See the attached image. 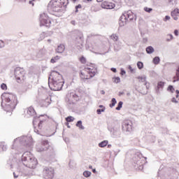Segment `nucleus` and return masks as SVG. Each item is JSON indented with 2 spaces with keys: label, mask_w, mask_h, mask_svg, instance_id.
Here are the masks:
<instances>
[{
  "label": "nucleus",
  "mask_w": 179,
  "mask_h": 179,
  "mask_svg": "<svg viewBox=\"0 0 179 179\" xmlns=\"http://www.w3.org/2000/svg\"><path fill=\"white\" fill-rule=\"evenodd\" d=\"M50 79L52 80V82H49V87L51 90L58 92L62 89V86L65 83L62 75L57 71H52L50 73Z\"/></svg>",
  "instance_id": "obj_1"
},
{
  "label": "nucleus",
  "mask_w": 179,
  "mask_h": 179,
  "mask_svg": "<svg viewBox=\"0 0 179 179\" xmlns=\"http://www.w3.org/2000/svg\"><path fill=\"white\" fill-rule=\"evenodd\" d=\"M3 97H4V101L6 102L4 105L1 104L4 111L12 113L17 106V98L10 93L3 94Z\"/></svg>",
  "instance_id": "obj_2"
},
{
  "label": "nucleus",
  "mask_w": 179,
  "mask_h": 179,
  "mask_svg": "<svg viewBox=\"0 0 179 179\" xmlns=\"http://www.w3.org/2000/svg\"><path fill=\"white\" fill-rule=\"evenodd\" d=\"M96 73H97L96 64H91L80 70L79 76L81 80H89V79H92V78H94Z\"/></svg>",
  "instance_id": "obj_3"
},
{
  "label": "nucleus",
  "mask_w": 179,
  "mask_h": 179,
  "mask_svg": "<svg viewBox=\"0 0 179 179\" xmlns=\"http://www.w3.org/2000/svg\"><path fill=\"white\" fill-rule=\"evenodd\" d=\"M22 160L24 162V166L29 169H36L37 166V159L30 152H24L22 155Z\"/></svg>",
  "instance_id": "obj_4"
},
{
  "label": "nucleus",
  "mask_w": 179,
  "mask_h": 179,
  "mask_svg": "<svg viewBox=\"0 0 179 179\" xmlns=\"http://www.w3.org/2000/svg\"><path fill=\"white\" fill-rule=\"evenodd\" d=\"M50 8L55 15L62 12V8H65L68 5V0H52L50 1Z\"/></svg>",
  "instance_id": "obj_5"
},
{
  "label": "nucleus",
  "mask_w": 179,
  "mask_h": 179,
  "mask_svg": "<svg viewBox=\"0 0 179 179\" xmlns=\"http://www.w3.org/2000/svg\"><path fill=\"white\" fill-rule=\"evenodd\" d=\"M135 19V14L132 13V11L129 10L124 12L120 17L119 24L120 26H125L128 22H131V20H134Z\"/></svg>",
  "instance_id": "obj_6"
},
{
  "label": "nucleus",
  "mask_w": 179,
  "mask_h": 179,
  "mask_svg": "<svg viewBox=\"0 0 179 179\" xmlns=\"http://www.w3.org/2000/svg\"><path fill=\"white\" fill-rule=\"evenodd\" d=\"M15 76L17 83H23L26 80V71L21 67H17L15 69Z\"/></svg>",
  "instance_id": "obj_7"
},
{
  "label": "nucleus",
  "mask_w": 179,
  "mask_h": 179,
  "mask_svg": "<svg viewBox=\"0 0 179 179\" xmlns=\"http://www.w3.org/2000/svg\"><path fill=\"white\" fill-rule=\"evenodd\" d=\"M40 26H45V27H50L51 26V20L50 17L45 13L40 15L39 17Z\"/></svg>",
  "instance_id": "obj_8"
},
{
  "label": "nucleus",
  "mask_w": 179,
  "mask_h": 179,
  "mask_svg": "<svg viewBox=\"0 0 179 179\" xmlns=\"http://www.w3.org/2000/svg\"><path fill=\"white\" fill-rule=\"evenodd\" d=\"M48 129V121L41 120L38 125V128L34 127V132L36 134H41L43 131H47Z\"/></svg>",
  "instance_id": "obj_9"
},
{
  "label": "nucleus",
  "mask_w": 179,
  "mask_h": 179,
  "mask_svg": "<svg viewBox=\"0 0 179 179\" xmlns=\"http://www.w3.org/2000/svg\"><path fill=\"white\" fill-rule=\"evenodd\" d=\"M50 149V143L47 140H43L36 147V152H45Z\"/></svg>",
  "instance_id": "obj_10"
},
{
  "label": "nucleus",
  "mask_w": 179,
  "mask_h": 179,
  "mask_svg": "<svg viewBox=\"0 0 179 179\" xmlns=\"http://www.w3.org/2000/svg\"><path fill=\"white\" fill-rule=\"evenodd\" d=\"M122 131L131 132L132 131V122L130 120H124L122 125Z\"/></svg>",
  "instance_id": "obj_11"
},
{
  "label": "nucleus",
  "mask_w": 179,
  "mask_h": 179,
  "mask_svg": "<svg viewBox=\"0 0 179 179\" xmlns=\"http://www.w3.org/2000/svg\"><path fill=\"white\" fill-rule=\"evenodd\" d=\"M43 174L47 178H52V177H54V169L45 167L43 169Z\"/></svg>",
  "instance_id": "obj_12"
},
{
  "label": "nucleus",
  "mask_w": 179,
  "mask_h": 179,
  "mask_svg": "<svg viewBox=\"0 0 179 179\" xmlns=\"http://www.w3.org/2000/svg\"><path fill=\"white\" fill-rule=\"evenodd\" d=\"M101 7L103 8V9H114L115 4L108 1H103L101 3Z\"/></svg>",
  "instance_id": "obj_13"
},
{
  "label": "nucleus",
  "mask_w": 179,
  "mask_h": 179,
  "mask_svg": "<svg viewBox=\"0 0 179 179\" xmlns=\"http://www.w3.org/2000/svg\"><path fill=\"white\" fill-rule=\"evenodd\" d=\"M51 97L50 96H46L45 99H42L41 101V107H48L50 104H51Z\"/></svg>",
  "instance_id": "obj_14"
},
{
  "label": "nucleus",
  "mask_w": 179,
  "mask_h": 179,
  "mask_svg": "<svg viewBox=\"0 0 179 179\" xmlns=\"http://www.w3.org/2000/svg\"><path fill=\"white\" fill-rule=\"evenodd\" d=\"M69 101L75 104L76 101H79V96L73 92L70 93Z\"/></svg>",
  "instance_id": "obj_15"
},
{
  "label": "nucleus",
  "mask_w": 179,
  "mask_h": 179,
  "mask_svg": "<svg viewBox=\"0 0 179 179\" xmlns=\"http://www.w3.org/2000/svg\"><path fill=\"white\" fill-rule=\"evenodd\" d=\"M171 16L173 17V20H178L179 9L175 8L173 11H171Z\"/></svg>",
  "instance_id": "obj_16"
},
{
  "label": "nucleus",
  "mask_w": 179,
  "mask_h": 179,
  "mask_svg": "<svg viewBox=\"0 0 179 179\" xmlns=\"http://www.w3.org/2000/svg\"><path fill=\"white\" fill-rule=\"evenodd\" d=\"M79 40L81 42V45H83V34L78 31L76 34V41L79 43Z\"/></svg>",
  "instance_id": "obj_17"
},
{
  "label": "nucleus",
  "mask_w": 179,
  "mask_h": 179,
  "mask_svg": "<svg viewBox=\"0 0 179 179\" xmlns=\"http://www.w3.org/2000/svg\"><path fill=\"white\" fill-rule=\"evenodd\" d=\"M64 50H65V45L61 44L56 49V52H59L61 54V53L64 52Z\"/></svg>",
  "instance_id": "obj_18"
},
{
  "label": "nucleus",
  "mask_w": 179,
  "mask_h": 179,
  "mask_svg": "<svg viewBox=\"0 0 179 179\" xmlns=\"http://www.w3.org/2000/svg\"><path fill=\"white\" fill-rule=\"evenodd\" d=\"M179 80V66L176 70V76L173 78V82H178Z\"/></svg>",
  "instance_id": "obj_19"
},
{
  "label": "nucleus",
  "mask_w": 179,
  "mask_h": 179,
  "mask_svg": "<svg viewBox=\"0 0 179 179\" xmlns=\"http://www.w3.org/2000/svg\"><path fill=\"white\" fill-rule=\"evenodd\" d=\"M34 113H36V111L34 110V108H33L31 106L28 108V109H27V114L29 115H34Z\"/></svg>",
  "instance_id": "obj_20"
},
{
  "label": "nucleus",
  "mask_w": 179,
  "mask_h": 179,
  "mask_svg": "<svg viewBox=\"0 0 179 179\" xmlns=\"http://www.w3.org/2000/svg\"><path fill=\"white\" fill-rule=\"evenodd\" d=\"M108 145V141L106 140L99 143V148H106Z\"/></svg>",
  "instance_id": "obj_21"
},
{
  "label": "nucleus",
  "mask_w": 179,
  "mask_h": 179,
  "mask_svg": "<svg viewBox=\"0 0 179 179\" xmlns=\"http://www.w3.org/2000/svg\"><path fill=\"white\" fill-rule=\"evenodd\" d=\"M99 108H101V109H97L96 110V113L99 115H100V114H101V113H104V111H106V108L103 107V105H100Z\"/></svg>",
  "instance_id": "obj_22"
},
{
  "label": "nucleus",
  "mask_w": 179,
  "mask_h": 179,
  "mask_svg": "<svg viewBox=\"0 0 179 179\" xmlns=\"http://www.w3.org/2000/svg\"><path fill=\"white\" fill-rule=\"evenodd\" d=\"M60 58L61 57L59 56H55L51 59L50 62L52 64H55V62H58V61H59Z\"/></svg>",
  "instance_id": "obj_23"
},
{
  "label": "nucleus",
  "mask_w": 179,
  "mask_h": 179,
  "mask_svg": "<svg viewBox=\"0 0 179 179\" xmlns=\"http://www.w3.org/2000/svg\"><path fill=\"white\" fill-rule=\"evenodd\" d=\"M146 52L148 54H152L155 52V49L152 46H149L146 48Z\"/></svg>",
  "instance_id": "obj_24"
},
{
  "label": "nucleus",
  "mask_w": 179,
  "mask_h": 179,
  "mask_svg": "<svg viewBox=\"0 0 179 179\" xmlns=\"http://www.w3.org/2000/svg\"><path fill=\"white\" fill-rule=\"evenodd\" d=\"M115 104H117V100H115V98H113L111 100V103L109 105V107H110V108H113V107H114Z\"/></svg>",
  "instance_id": "obj_25"
},
{
  "label": "nucleus",
  "mask_w": 179,
  "mask_h": 179,
  "mask_svg": "<svg viewBox=\"0 0 179 179\" xmlns=\"http://www.w3.org/2000/svg\"><path fill=\"white\" fill-rule=\"evenodd\" d=\"M163 87H164V83L159 81L157 83V89H163Z\"/></svg>",
  "instance_id": "obj_26"
},
{
  "label": "nucleus",
  "mask_w": 179,
  "mask_h": 179,
  "mask_svg": "<svg viewBox=\"0 0 179 179\" xmlns=\"http://www.w3.org/2000/svg\"><path fill=\"white\" fill-rule=\"evenodd\" d=\"M160 62V58H159V57H156L153 59V63L155 64V65H157L159 64V63Z\"/></svg>",
  "instance_id": "obj_27"
},
{
  "label": "nucleus",
  "mask_w": 179,
  "mask_h": 179,
  "mask_svg": "<svg viewBox=\"0 0 179 179\" xmlns=\"http://www.w3.org/2000/svg\"><path fill=\"white\" fill-rule=\"evenodd\" d=\"M122 104H124V103L122 101H120L117 104V107H116V110L117 111H120V110H121V108H122Z\"/></svg>",
  "instance_id": "obj_28"
},
{
  "label": "nucleus",
  "mask_w": 179,
  "mask_h": 179,
  "mask_svg": "<svg viewBox=\"0 0 179 179\" xmlns=\"http://www.w3.org/2000/svg\"><path fill=\"white\" fill-rule=\"evenodd\" d=\"M75 118H73V117L72 116H69L67 117H66V122H73V121H74Z\"/></svg>",
  "instance_id": "obj_29"
},
{
  "label": "nucleus",
  "mask_w": 179,
  "mask_h": 179,
  "mask_svg": "<svg viewBox=\"0 0 179 179\" xmlns=\"http://www.w3.org/2000/svg\"><path fill=\"white\" fill-rule=\"evenodd\" d=\"M83 176H84V177H86V178L90 177V176H92V172L85 171L83 172Z\"/></svg>",
  "instance_id": "obj_30"
},
{
  "label": "nucleus",
  "mask_w": 179,
  "mask_h": 179,
  "mask_svg": "<svg viewBox=\"0 0 179 179\" xmlns=\"http://www.w3.org/2000/svg\"><path fill=\"white\" fill-rule=\"evenodd\" d=\"M110 38L112 40H113V41H118V36L115 35V34H112L110 36Z\"/></svg>",
  "instance_id": "obj_31"
},
{
  "label": "nucleus",
  "mask_w": 179,
  "mask_h": 179,
  "mask_svg": "<svg viewBox=\"0 0 179 179\" xmlns=\"http://www.w3.org/2000/svg\"><path fill=\"white\" fill-rule=\"evenodd\" d=\"M76 127H78L80 129H84L83 125H82V121L79 120L77 124Z\"/></svg>",
  "instance_id": "obj_32"
},
{
  "label": "nucleus",
  "mask_w": 179,
  "mask_h": 179,
  "mask_svg": "<svg viewBox=\"0 0 179 179\" xmlns=\"http://www.w3.org/2000/svg\"><path fill=\"white\" fill-rule=\"evenodd\" d=\"M0 148H1L2 150H6V145H5V143H0Z\"/></svg>",
  "instance_id": "obj_33"
},
{
  "label": "nucleus",
  "mask_w": 179,
  "mask_h": 179,
  "mask_svg": "<svg viewBox=\"0 0 179 179\" xmlns=\"http://www.w3.org/2000/svg\"><path fill=\"white\" fill-rule=\"evenodd\" d=\"M79 61L81 62V64H86V58L83 56L80 57Z\"/></svg>",
  "instance_id": "obj_34"
},
{
  "label": "nucleus",
  "mask_w": 179,
  "mask_h": 179,
  "mask_svg": "<svg viewBox=\"0 0 179 179\" xmlns=\"http://www.w3.org/2000/svg\"><path fill=\"white\" fill-rule=\"evenodd\" d=\"M113 82L115 83H120V82H121V79L120 78V77H115L113 78Z\"/></svg>",
  "instance_id": "obj_35"
},
{
  "label": "nucleus",
  "mask_w": 179,
  "mask_h": 179,
  "mask_svg": "<svg viewBox=\"0 0 179 179\" xmlns=\"http://www.w3.org/2000/svg\"><path fill=\"white\" fill-rule=\"evenodd\" d=\"M173 37L172 34H168L166 36V41H171L173 40Z\"/></svg>",
  "instance_id": "obj_36"
},
{
  "label": "nucleus",
  "mask_w": 179,
  "mask_h": 179,
  "mask_svg": "<svg viewBox=\"0 0 179 179\" xmlns=\"http://www.w3.org/2000/svg\"><path fill=\"white\" fill-rule=\"evenodd\" d=\"M137 66L138 69H142L143 68V63L141 62H138Z\"/></svg>",
  "instance_id": "obj_37"
},
{
  "label": "nucleus",
  "mask_w": 179,
  "mask_h": 179,
  "mask_svg": "<svg viewBox=\"0 0 179 179\" xmlns=\"http://www.w3.org/2000/svg\"><path fill=\"white\" fill-rule=\"evenodd\" d=\"M1 89H2V90H8V86L6 85V84L2 83L1 85Z\"/></svg>",
  "instance_id": "obj_38"
},
{
  "label": "nucleus",
  "mask_w": 179,
  "mask_h": 179,
  "mask_svg": "<svg viewBox=\"0 0 179 179\" xmlns=\"http://www.w3.org/2000/svg\"><path fill=\"white\" fill-rule=\"evenodd\" d=\"M144 10H145V12H147L148 13H150V12H152V10H153V9L150 8H148V7H144Z\"/></svg>",
  "instance_id": "obj_39"
},
{
  "label": "nucleus",
  "mask_w": 179,
  "mask_h": 179,
  "mask_svg": "<svg viewBox=\"0 0 179 179\" xmlns=\"http://www.w3.org/2000/svg\"><path fill=\"white\" fill-rule=\"evenodd\" d=\"M168 90L171 92V93H174V87L172 85H169L168 87Z\"/></svg>",
  "instance_id": "obj_40"
},
{
  "label": "nucleus",
  "mask_w": 179,
  "mask_h": 179,
  "mask_svg": "<svg viewBox=\"0 0 179 179\" xmlns=\"http://www.w3.org/2000/svg\"><path fill=\"white\" fill-rule=\"evenodd\" d=\"M78 9H82V5L78 4V6H76V12L78 13L79 10Z\"/></svg>",
  "instance_id": "obj_41"
},
{
  "label": "nucleus",
  "mask_w": 179,
  "mask_h": 179,
  "mask_svg": "<svg viewBox=\"0 0 179 179\" xmlns=\"http://www.w3.org/2000/svg\"><path fill=\"white\" fill-rule=\"evenodd\" d=\"M171 17L169 15H166L164 19V22H167V20H170Z\"/></svg>",
  "instance_id": "obj_42"
},
{
  "label": "nucleus",
  "mask_w": 179,
  "mask_h": 179,
  "mask_svg": "<svg viewBox=\"0 0 179 179\" xmlns=\"http://www.w3.org/2000/svg\"><path fill=\"white\" fill-rule=\"evenodd\" d=\"M171 101H172V103H178V101H176V98H173Z\"/></svg>",
  "instance_id": "obj_43"
},
{
  "label": "nucleus",
  "mask_w": 179,
  "mask_h": 179,
  "mask_svg": "<svg viewBox=\"0 0 179 179\" xmlns=\"http://www.w3.org/2000/svg\"><path fill=\"white\" fill-rule=\"evenodd\" d=\"M174 34H175V36H178V30L176 29L174 31Z\"/></svg>",
  "instance_id": "obj_44"
},
{
  "label": "nucleus",
  "mask_w": 179,
  "mask_h": 179,
  "mask_svg": "<svg viewBox=\"0 0 179 179\" xmlns=\"http://www.w3.org/2000/svg\"><path fill=\"white\" fill-rule=\"evenodd\" d=\"M3 46V41L0 40V47L2 48Z\"/></svg>",
  "instance_id": "obj_45"
},
{
  "label": "nucleus",
  "mask_w": 179,
  "mask_h": 179,
  "mask_svg": "<svg viewBox=\"0 0 179 179\" xmlns=\"http://www.w3.org/2000/svg\"><path fill=\"white\" fill-rule=\"evenodd\" d=\"M179 96V90H176V99H178Z\"/></svg>",
  "instance_id": "obj_46"
},
{
  "label": "nucleus",
  "mask_w": 179,
  "mask_h": 179,
  "mask_svg": "<svg viewBox=\"0 0 179 179\" xmlns=\"http://www.w3.org/2000/svg\"><path fill=\"white\" fill-rule=\"evenodd\" d=\"M111 71H113V72L115 73V72H117V69L112 68Z\"/></svg>",
  "instance_id": "obj_47"
},
{
  "label": "nucleus",
  "mask_w": 179,
  "mask_h": 179,
  "mask_svg": "<svg viewBox=\"0 0 179 179\" xmlns=\"http://www.w3.org/2000/svg\"><path fill=\"white\" fill-rule=\"evenodd\" d=\"M13 176H14V178H17V176L16 175V173H13Z\"/></svg>",
  "instance_id": "obj_48"
},
{
  "label": "nucleus",
  "mask_w": 179,
  "mask_h": 179,
  "mask_svg": "<svg viewBox=\"0 0 179 179\" xmlns=\"http://www.w3.org/2000/svg\"><path fill=\"white\" fill-rule=\"evenodd\" d=\"M114 2H121V0H113Z\"/></svg>",
  "instance_id": "obj_49"
},
{
  "label": "nucleus",
  "mask_w": 179,
  "mask_h": 179,
  "mask_svg": "<svg viewBox=\"0 0 179 179\" xmlns=\"http://www.w3.org/2000/svg\"><path fill=\"white\" fill-rule=\"evenodd\" d=\"M94 8H97V5L93 6V7L92 8V9L93 10H94Z\"/></svg>",
  "instance_id": "obj_50"
},
{
  "label": "nucleus",
  "mask_w": 179,
  "mask_h": 179,
  "mask_svg": "<svg viewBox=\"0 0 179 179\" xmlns=\"http://www.w3.org/2000/svg\"><path fill=\"white\" fill-rule=\"evenodd\" d=\"M129 69H130L131 72H134V69H132V67H129Z\"/></svg>",
  "instance_id": "obj_51"
},
{
  "label": "nucleus",
  "mask_w": 179,
  "mask_h": 179,
  "mask_svg": "<svg viewBox=\"0 0 179 179\" xmlns=\"http://www.w3.org/2000/svg\"><path fill=\"white\" fill-rule=\"evenodd\" d=\"M169 2H174V0H169Z\"/></svg>",
  "instance_id": "obj_52"
},
{
  "label": "nucleus",
  "mask_w": 179,
  "mask_h": 179,
  "mask_svg": "<svg viewBox=\"0 0 179 179\" xmlns=\"http://www.w3.org/2000/svg\"><path fill=\"white\" fill-rule=\"evenodd\" d=\"M103 0H96L97 2H101Z\"/></svg>",
  "instance_id": "obj_53"
},
{
  "label": "nucleus",
  "mask_w": 179,
  "mask_h": 179,
  "mask_svg": "<svg viewBox=\"0 0 179 179\" xmlns=\"http://www.w3.org/2000/svg\"><path fill=\"white\" fill-rule=\"evenodd\" d=\"M124 73H125V71H122V75H124Z\"/></svg>",
  "instance_id": "obj_54"
},
{
  "label": "nucleus",
  "mask_w": 179,
  "mask_h": 179,
  "mask_svg": "<svg viewBox=\"0 0 179 179\" xmlns=\"http://www.w3.org/2000/svg\"><path fill=\"white\" fill-rule=\"evenodd\" d=\"M93 173H96V169L92 170Z\"/></svg>",
  "instance_id": "obj_55"
},
{
  "label": "nucleus",
  "mask_w": 179,
  "mask_h": 179,
  "mask_svg": "<svg viewBox=\"0 0 179 179\" xmlns=\"http://www.w3.org/2000/svg\"><path fill=\"white\" fill-rule=\"evenodd\" d=\"M87 2H92V0H87Z\"/></svg>",
  "instance_id": "obj_56"
},
{
  "label": "nucleus",
  "mask_w": 179,
  "mask_h": 179,
  "mask_svg": "<svg viewBox=\"0 0 179 179\" xmlns=\"http://www.w3.org/2000/svg\"><path fill=\"white\" fill-rule=\"evenodd\" d=\"M89 168H90V169H93V166H90Z\"/></svg>",
  "instance_id": "obj_57"
},
{
  "label": "nucleus",
  "mask_w": 179,
  "mask_h": 179,
  "mask_svg": "<svg viewBox=\"0 0 179 179\" xmlns=\"http://www.w3.org/2000/svg\"><path fill=\"white\" fill-rule=\"evenodd\" d=\"M71 1H73V2H76L77 0H71Z\"/></svg>",
  "instance_id": "obj_58"
},
{
  "label": "nucleus",
  "mask_w": 179,
  "mask_h": 179,
  "mask_svg": "<svg viewBox=\"0 0 179 179\" xmlns=\"http://www.w3.org/2000/svg\"><path fill=\"white\" fill-rule=\"evenodd\" d=\"M110 147H111V145H108V148H110Z\"/></svg>",
  "instance_id": "obj_59"
},
{
  "label": "nucleus",
  "mask_w": 179,
  "mask_h": 179,
  "mask_svg": "<svg viewBox=\"0 0 179 179\" xmlns=\"http://www.w3.org/2000/svg\"><path fill=\"white\" fill-rule=\"evenodd\" d=\"M71 23H73V24H74V23H75V21H72V22Z\"/></svg>",
  "instance_id": "obj_60"
},
{
  "label": "nucleus",
  "mask_w": 179,
  "mask_h": 179,
  "mask_svg": "<svg viewBox=\"0 0 179 179\" xmlns=\"http://www.w3.org/2000/svg\"><path fill=\"white\" fill-rule=\"evenodd\" d=\"M32 1H36V0H32Z\"/></svg>",
  "instance_id": "obj_61"
}]
</instances>
